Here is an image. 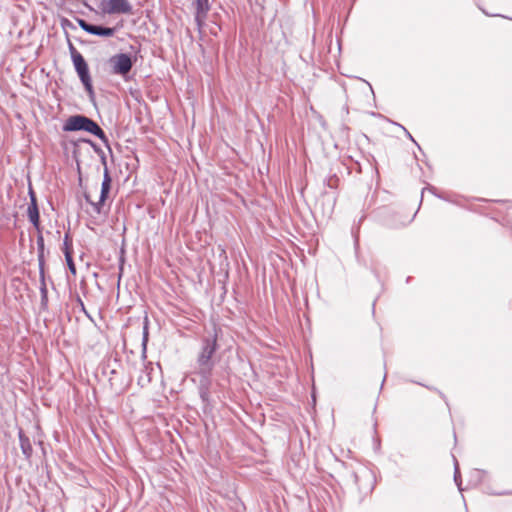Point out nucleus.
Returning a JSON list of instances; mask_svg holds the SVG:
<instances>
[{"label": "nucleus", "instance_id": "12", "mask_svg": "<svg viewBox=\"0 0 512 512\" xmlns=\"http://www.w3.org/2000/svg\"><path fill=\"white\" fill-rule=\"evenodd\" d=\"M40 273V295H41V307L43 309L47 308L48 304V290L45 282V273L44 270H39Z\"/></svg>", "mask_w": 512, "mask_h": 512}, {"label": "nucleus", "instance_id": "9", "mask_svg": "<svg viewBox=\"0 0 512 512\" xmlns=\"http://www.w3.org/2000/svg\"><path fill=\"white\" fill-rule=\"evenodd\" d=\"M110 189H111L110 184L102 183L99 201L91 202V206L93 207V210L97 214L101 213V208L109 195Z\"/></svg>", "mask_w": 512, "mask_h": 512}, {"label": "nucleus", "instance_id": "10", "mask_svg": "<svg viewBox=\"0 0 512 512\" xmlns=\"http://www.w3.org/2000/svg\"><path fill=\"white\" fill-rule=\"evenodd\" d=\"M20 448L24 456L28 459L31 457L33 449L30 439L24 434L23 430L20 429L18 432Z\"/></svg>", "mask_w": 512, "mask_h": 512}, {"label": "nucleus", "instance_id": "8", "mask_svg": "<svg viewBox=\"0 0 512 512\" xmlns=\"http://www.w3.org/2000/svg\"><path fill=\"white\" fill-rule=\"evenodd\" d=\"M75 70H76L78 77H79L81 83L83 84L86 92L88 93L89 97L93 98L94 97V89H93L88 65L85 67H82V68L75 69Z\"/></svg>", "mask_w": 512, "mask_h": 512}, {"label": "nucleus", "instance_id": "6", "mask_svg": "<svg viewBox=\"0 0 512 512\" xmlns=\"http://www.w3.org/2000/svg\"><path fill=\"white\" fill-rule=\"evenodd\" d=\"M30 204L27 208V216L29 221L33 224L36 230H40V215L37 205V199L32 187L29 188Z\"/></svg>", "mask_w": 512, "mask_h": 512}, {"label": "nucleus", "instance_id": "18", "mask_svg": "<svg viewBox=\"0 0 512 512\" xmlns=\"http://www.w3.org/2000/svg\"><path fill=\"white\" fill-rule=\"evenodd\" d=\"M150 366H151V363H149L148 365H145L144 371L147 373L146 378H144V376L141 375L138 379V382L141 383L142 385L144 383H149L151 381L150 372H148L149 369L152 370V367H150Z\"/></svg>", "mask_w": 512, "mask_h": 512}, {"label": "nucleus", "instance_id": "15", "mask_svg": "<svg viewBox=\"0 0 512 512\" xmlns=\"http://www.w3.org/2000/svg\"><path fill=\"white\" fill-rule=\"evenodd\" d=\"M63 252H64V255H66V252H71L72 253V240H71V238H70L68 233H66L65 236H64Z\"/></svg>", "mask_w": 512, "mask_h": 512}, {"label": "nucleus", "instance_id": "19", "mask_svg": "<svg viewBox=\"0 0 512 512\" xmlns=\"http://www.w3.org/2000/svg\"><path fill=\"white\" fill-rule=\"evenodd\" d=\"M112 179L110 176V173L107 168V164L104 165V174H103V181L102 183L110 184L111 185Z\"/></svg>", "mask_w": 512, "mask_h": 512}, {"label": "nucleus", "instance_id": "4", "mask_svg": "<svg viewBox=\"0 0 512 512\" xmlns=\"http://www.w3.org/2000/svg\"><path fill=\"white\" fill-rule=\"evenodd\" d=\"M102 11L108 14H130L132 6L128 0H107L102 3Z\"/></svg>", "mask_w": 512, "mask_h": 512}, {"label": "nucleus", "instance_id": "20", "mask_svg": "<svg viewBox=\"0 0 512 512\" xmlns=\"http://www.w3.org/2000/svg\"><path fill=\"white\" fill-rule=\"evenodd\" d=\"M69 52L71 55V59L76 58V56H80L81 53L74 47V45L69 41L68 42Z\"/></svg>", "mask_w": 512, "mask_h": 512}, {"label": "nucleus", "instance_id": "2", "mask_svg": "<svg viewBox=\"0 0 512 512\" xmlns=\"http://www.w3.org/2000/svg\"><path fill=\"white\" fill-rule=\"evenodd\" d=\"M63 131H86L98 137L107 146V148L111 150L108 138L103 129L94 120L87 116L80 114L70 116L63 124Z\"/></svg>", "mask_w": 512, "mask_h": 512}, {"label": "nucleus", "instance_id": "23", "mask_svg": "<svg viewBox=\"0 0 512 512\" xmlns=\"http://www.w3.org/2000/svg\"><path fill=\"white\" fill-rule=\"evenodd\" d=\"M84 198H85V200H86V201L91 205V202H92V201H91V199H90L89 195H88V194H84Z\"/></svg>", "mask_w": 512, "mask_h": 512}, {"label": "nucleus", "instance_id": "11", "mask_svg": "<svg viewBox=\"0 0 512 512\" xmlns=\"http://www.w3.org/2000/svg\"><path fill=\"white\" fill-rule=\"evenodd\" d=\"M37 232H38V234H37L36 243H37V250H38L37 256H38L39 270H44V264H45V261H44V249H45L44 237L42 235L41 229L37 230Z\"/></svg>", "mask_w": 512, "mask_h": 512}, {"label": "nucleus", "instance_id": "14", "mask_svg": "<svg viewBox=\"0 0 512 512\" xmlns=\"http://www.w3.org/2000/svg\"><path fill=\"white\" fill-rule=\"evenodd\" d=\"M147 342H148V322H147V318H145V324H144V328H143V340H142L143 357H146L145 353H146Z\"/></svg>", "mask_w": 512, "mask_h": 512}, {"label": "nucleus", "instance_id": "1", "mask_svg": "<svg viewBox=\"0 0 512 512\" xmlns=\"http://www.w3.org/2000/svg\"><path fill=\"white\" fill-rule=\"evenodd\" d=\"M218 329L201 338V347L196 359V371L199 375V394L203 401H208L211 386V374L215 367L213 356L218 349Z\"/></svg>", "mask_w": 512, "mask_h": 512}, {"label": "nucleus", "instance_id": "17", "mask_svg": "<svg viewBox=\"0 0 512 512\" xmlns=\"http://www.w3.org/2000/svg\"><path fill=\"white\" fill-rule=\"evenodd\" d=\"M65 259H66V262H67L69 270L73 274H75L76 273V267H75V264L73 262L72 253L71 252H66Z\"/></svg>", "mask_w": 512, "mask_h": 512}, {"label": "nucleus", "instance_id": "21", "mask_svg": "<svg viewBox=\"0 0 512 512\" xmlns=\"http://www.w3.org/2000/svg\"><path fill=\"white\" fill-rule=\"evenodd\" d=\"M459 479H460V471H459L458 463H457V461L455 460L454 480H455V482H456V484H457L458 486H460Z\"/></svg>", "mask_w": 512, "mask_h": 512}, {"label": "nucleus", "instance_id": "16", "mask_svg": "<svg viewBox=\"0 0 512 512\" xmlns=\"http://www.w3.org/2000/svg\"><path fill=\"white\" fill-rule=\"evenodd\" d=\"M72 62L75 69L82 68L88 65L82 55L76 56V58L72 59Z\"/></svg>", "mask_w": 512, "mask_h": 512}, {"label": "nucleus", "instance_id": "13", "mask_svg": "<svg viewBox=\"0 0 512 512\" xmlns=\"http://www.w3.org/2000/svg\"><path fill=\"white\" fill-rule=\"evenodd\" d=\"M83 141L92 146L93 150L100 156L102 164L106 165L107 164L106 156H105L103 150L98 145H96L93 141H91L89 139H84Z\"/></svg>", "mask_w": 512, "mask_h": 512}, {"label": "nucleus", "instance_id": "3", "mask_svg": "<svg viewBox=\"0 0 512 512\" xmlns=\"http://www.w3.org/2000/svg\"><path fill=\"white\" fill-rule=\"evenodd\" d=\"M135 61L136 59H133L130 54L118 53L111 56L108 60V63L110 65L112 74L119 75L126 79Z\"/></svg>", "mask_w": 512, "mask_h": 512}, {"label": "nucleus", "instance_id": "7", "mask_svg": "<svg viewBox=\"0 0 512 512\" xmlns=\"http://www.w3.org/2000/svg\"><path fill=\"white\" fill-rule=\"evenodd\" d=\"M195 22L200 29L205 22L207 13L210 10L209 0H195Z\"/></svg>", "mask_w": 512, "mask_h": 512}, {"label": "nucleus", "instance_id": "5", "mask_svg": "<svg viewBox=\"0 0 512 512\" xmlns=\"http://www.w3.org/2000/svg\"><path fill=\"white\" fill-rule=\"evenodd\" d=\"M77 22L81 29L92 35L101 37H112L115 34V28L93 25L88 23L84 19H77Z\"/></svg>", "mask_w": 512, "mask_h": 512}, {"label": "nucleus", "instance_id": "22", "mask_svg": "<svg viewBox=\"0 0 512 512\" xmlns=\"http://www.w3.org/2000/svg\"><path fill=\"white\" fill-rule=\"evenodd\" d=\"M79 303H80V305H81V310H82L86 315H88V313H87V311H86V309H85L84 303L82 302V300H81V299H79Z\"/></svg>", "mask_w": 512, "mask_h": 512}]
</instances>
